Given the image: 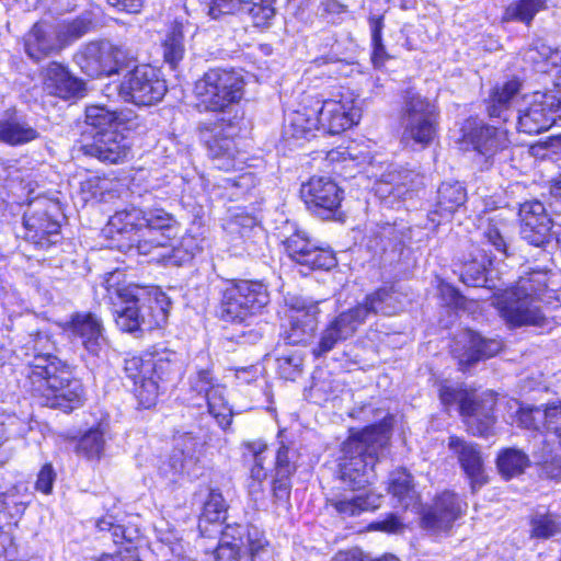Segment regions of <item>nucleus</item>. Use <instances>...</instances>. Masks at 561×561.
I'll return each mask as SVG.
<instances>
[{"label":"nucleus","mask_w":561,"mask_h":561,"mask_svg":"<svg viewBox=\"0 0 561 561\" xmlns=\"http://www.w3.org/2000/svg\"><path fill=\"white\" fill-rule=\"evenodd\" d=\"M295 455L294 450L282 444L275 454V474H278V477H291L296 471Z\"/></svg>","instance_id":"nucleus-55"},{"label":"nucleus","mask_w":561,"mask_h":561,"mask_svg":"<svg viewBox=\"0 0 561 561\" xmlns=\"http://www.w3.org/2000/svg\"><path fill=\"white\" fill-rule=\"evenodd\" d=\"M327 165L331 168V172L343 179L354 178L358 163L352 157L347 148H334L325 154Z\"/></svg>","instance_id":"nucleus-41"},{"label":"nucleus","mask_w":561,"mask_h":561,"mask_svg":"<svg viewBox=\"0 0 561 561\" xmlns=\"http://www.w3.org/2000/svg\"><path fill=\"white\" fill-rule=\"evenodd\" d=\"M496 466L500 473L505 479L522 474L529 466L528 456L520 449L506 448L503 449L496 459Z\"/></svg>","instance_id":"nucleus-40"},{"label":"nucleus","mask_w":561,"mask_h":561,"mask_svg":"<svg viewBox=\"0 0 561 561\" xmlns=\"http://www.w3.org/2000/svg\"><path fill=\"white\" fill-rule=\"evenodd\" d=\"M506 220L499 215L488 218V227L483 232L484 239L500 253L508 255V245L502 234Z\"/></svg>","instance_id":"nucleus-51"},{"label":"nucleus","mask_w":561,"mask_h":561,"mask_svg":"<svg viewBox=\"0 0 561 561\" xmlns=\"http://www.w3.org/2000/svg\"><path fill=\"white\" fill-rule=\"evenodd\" d=\"M168 92L162 71L149 64H141L128 70L119 85L118 94L137 106H152L160 103Z\"/></svg>","instance_id":"nucleus-13"},{"label":"nucleus","mask_w":561,"mask_h":561,"mask_svg":"<svg viewBox=\"0 0 561 561\" xmlns=\"http://www.w3.org/2000/svg\"><path fill=\"white\" fill-rule=\"evenodd\" d=\"M121 113L110 111L103 105H89L85 108V124L92 126L98 131L111 130V127L123 125Z\"/></svg>","instance_id":"nucleus-43"},{"label":"nucleus","mask_w":561,"mask_h":561,"mask_svg":"<svg viewBox=\"0 0 561 561\" xmlns=\"http://www.w3.org/2000/svg\"><path fill=\"white\" fill-rule=\"evenodd\" d=\"M270 302L267 285L257 279H225L219 290L215 317L230 324H244Z\"/></svg>","instance_id":"nucleus-7"},{"label":"nucleus","mask_w":561,"mask_h":561,"mask_svg":"<svg viewBox=\"0 0 561 561\" xmlns=\"http://www.w3.org/2000/svg\"><path fill=\"white\" fill-rule=\"evenodd\" d=\"M273 2V0H262L251 4L249 15L255 27H267L271 24L275 15Z\"/></svg>","instance_id":"nucleus-53"},{"label":"nucleus","mask_w":561,"mask_h":561,"mask_svg":"<svg viewBox=\"0 0 561 561\" xmlns=\"http://www.w3.org/2000/svg\"><path fill=\"white\" fill-rule=\"evenodd\" d=\"M163 61L175 70L185 56L184 31L181 22H173L161 41Z\"/></svg>","instance_id":"nucleus-31"},{"label":"nucleus","mask_w":561,"mask_h":561,"mask_svg":"<svg viewBox=\"0 0 561 561\" xmlns=\"http://www.w3.org/2000/svg\"><path fill=\"white\" fill-rule=\"evenodd\" d=\"M202 252L193 236L183 237L180 242L172 249V257L179 263L192 261L197 253Z\"/></svg>","instance_id":"nucleus-56"},{"label":"nucleus","mask_w":561,"mask_h":561,"mask_svg":"<svg viewBox=\"0 0 561 561\" xmlns=\"http://www.w3.org/2000/svg\"><path fill=\"white\" fill-rule=\"evenodd\" d=\"M232 126V121L224 117L199 127L209 158L218 170L225 172L241 171L245 167V159L232 137L221 133L226 127Z\"/></svg>","instance_id":"nucleus-16"},{"label":"nucleus","mask_w":561,"mask_h":561,"mask_svg":"<svg viewBox=\"0 0 561 561\" xmlns=\"http://www.w3.org/2000/svg\"><path fill=\"white\" fill-rule=\"evenodd\" d=\"M437 290L438 298L445 307L453 310L466 308V298L456 286L440 280L437 285Z\"/></svg>","instance_id":"nucleus-54"},{"label":"nucleus","mask_w":561,"mask_h":561,"mask_svg":"<svg viewBox=\"0 0 561 561\" xmlns=\"http://www.w3.org/2000/svg\"><path fill=\"white\" fill-rule=\"evenodd\" d=\"M175 439V448L174 449H184V457L190 461L195 463L196 461V449L199 445L197 438L193 436L191 433H183L178 436H174Z\"/></svg>","instance_id":"nucleus-63"},{"label":"nucleus","mask_w":561,"mask_h":561,"mask_svg":"<svg viewBox=\"0 0 561 561\" xmlns=\"http://www.w3.org/2000/svg\"><path fill=\"white\" fill-rule=\"evenodd\" d=\"M522 82L517 77H513L503 83L494 84L488 98L483 101L484 110L489 118H503L504 114L511 108L512 101L519 93Z\"/></svg>","instance_id":"nucleus-27"},{"label":"nucleus","mask_w":561,"mask_h":561,"mask_svg":"<svg viewBox=\"0 0 561 561\" xmlns=\"http://www.w3.org/2000/svg\"><path fill=\"white\" fill-rule=\"evenodd\" d=\"M320 310L317 304L291 301L280 313V340L286 346H306L314 337Z\"/></svg>","instance_id":"nucleus-17"},{"label":"nucleus","mask_w":561,"mask_h":561,"mask_svg":"<svg viewBox=\"0 0 561 561\" xmlns=\"http://www.w3.org/2000/svg\"><path fill=\"white\" fill-rule=\"evenodd\" d=\"M43 89L53 96L61 100H70L82 96L85 83L75 77L69 67L59 61H49L41 71Z\"/></svg>","instance_id":"nucleus-22"},{"label":"nucleus","mask_w":561,"mask_h":561,"mask_svg":"<svg viewBox=\"0 0 561 561\" xmlns=\"http://www.w3.org/2000/svg\"><path fill=\"white\" fill-rule=\"evenodd\" d=\"M368 23L370 26V62L375 69L385 68L387 61H389L392 57L388 53L385 44L382 31L385 27V18L382 14L380 15H370L368 18Z\"/></svg>","instance_id":"nucleus-36"},{"label":"nucleus","mask_w":561,"mask_h":561,"mask_svg":"<svg viewBox=\"0 0 561 561\" xmlns=\"http://www.w3.org/2000/svg\"><path fill=\"white\" fill-rule=\"evenodd\" d=\"M460 280L468 286H479L486 280L485 267L476 262L466 264L460 274Z\"/></svg>","instance_id":"nucleus-60"},{"label":"nucleus","mask_w":561,"mask_h":561,"mask_svg":"<svg viewBox=\"0 0 561 561\" xmlns=\"http://www.w3.org/2000/svg\"><path fill=\"white\" fill-rule=\"evenodd\" d=\"M336 264L337 260L333 250L313 243L300 265L309 271H329Z\"/></svg>","instance_id":"nucleus-47"},{"label":"nucleus","mask_w":561,"mask_h":561,"mask_svg":"<svg viewBox=\"0 0 561 561\" xmlns=\"http://www.w3.org/2000/svg\"><path fill=\"white\" fill-rule=\"evenodd\" d=\"M37 138L39 133L28 124L20 122L15 110L7 112V116L0 119V142L18 147Z\"/></svg>","instance_id":"nucleus-30"},{"label":"nucleus","mask_w":561,"mask_h":561,"mask_svg":"<svg viewBox=\"0 0 561 561\" xmlns=\"http://www.w3.org/2000/svg\"><path fill=\"white\" fill-rule=\"evenodd\" d=\"M244 549L251 561H275L273 550L256 527L245 526Z\"/></svg>","instance_id":"nucleus-42"},{"label":"nucleus","mask_w":561,"mask_h":561,"mask_svg":"<svg viewBox=\"0 0 561 561\" xmlns=\"http://www.w3.org/2000/svg\"><path fill=\"white\" fill-rule=\"evenodd\" d=\"M247 449L250 453L253 466L250 471L249 492L255 495L263 490V482L267 478V471L264 467L266 459L267 445L262 442H252L247 444Z\"/></svg>","instance_id":"nucleus-37"},{"label":"nucleus","mask_w":561,"mask_h":561,"mask_svg":"<svg viewBox=\"0 0 561 561\" xmlns=\"http://www.w3.org/2000/svg\"><path fill=\"white\" fill-rule=\"evenodd\" d=\"M553 125L550 110L542 104H530L518 116V130L527 135H538L548 130Z\"/></svg>","instance_id":"nucleus-32"},{"label":"nucleus","mask_w":561,"mask_h":561,"mask_svg":"<svg viewBox=\"0 0 561 561\" xmlns=\"http://www.w3.org/2000/svg\"><path fill=\"white\" fill-rule=\"evenodd\" d=\"M245 80L233 68L213 67L194 83L195 108L199 113H226L244 96Z\"/></svg>","instance_id":"nucleus-8"},{"label":"nucleus","mask_w":561,"mask_h":561,"mask_svg":"<svg viewBox=\"0 0 561 561\" xmlns=\"http://www.w3.org/2000/svg\"><path fill=\"white\" fill-rule=\"evenodd\" d=\"M547 8V0H514L504 9L501 22H520L530 26L535 16Z\"/></svg>","instance_id":"nucleus-33"},{"label":"nucleus","mask_w":561,"mask_h":561,"mask_svg":"<svg viewBox=\"0 0 561 561\" xmlns=\"http://www.w3.org/2000/svg\"><path fill=\"white\" fill-rule=\"evenodd\" d=\"M33 396L38 404L65 412L72 411L83 401V386L72 378L70 366L53 353H34L28 360Z\"/></svg>","instance_id":"nucleus-4"},{"label":"nucleus","mask_w":561,"mask_h":561,"mask_svg":"<svg viewBox=\"0 0 561 561\" xmlns=\"http://www.w3.org/2000/svg\"><path fill=\"white\" fill-rule=\"evenodd\" d=\"M313 243L308 237L298 231L291 233L283 242L287 256L298 265L308 255Z\"/></svg>","instance_id":"nucleus-50"},{"label":"nucleus","mask_w":561,"mask_h":561,"mask_svg":"<svg viewBox=\"0 0 561 561\" xmlns=\"http://www.w3.org/2000/svg\"><path fill=\"white\" fill-rule=\"evenodd\" d=\"M299 196L306 208L323 220L344 219V188L331 176L311 175L300 185Z\"/></svg>","instance_id":"nucleus-14"},{"label":"nucleus","mask_w":561,"mask_h":561,"mask_svg":"<svg viewBox=\"0 0 561 561\" xmlns=\"http://www.w3.org/2000/svg\"><path fill=\"white\" fill-rule=\"evenodd\" d=\"M278 362L280 376L288 380H295L301 371L304 359L301 353H283Z\"/></svg>","instance_id":"nucleus-59"},{"label":"nucleus","mask_w":561,"mask_h":561,"mask_svg":"<svg viewBox=\"0 0 561 561\" xmlns=\"http://www.w3.org/2000/svg\"><path fill=\"white\" fill-rule=\"evenodd\" d=\"M337 388L334 381H317L310 388V398L317 404L334 401L339 398Z\"/></svg>","instance_id":"nucleus-58"},{"label":"nucleus","mask_w":561,"mask_h":561,"mask_svg":"<svg viewBox=\"0 0 561 561\" xmlns=\"http://www.w3.org/2000/svg\"><path fill=\"white\" fill-rule=\"evenodd\" d=\"M561 533V515L547 512L535 513L531 517V536L547 539Z\"/></svg>","instance_id":"nucleus-46"},{"label":"nucleus","mask_w":561,"mask_h":561,"mask_svg":"<svg viewBox=\"0 0 561 561\" xmlns=\"http://www.w3.org/2000/svg\"><path fill=\"white\" fill-rule=\"evenodd\" d=\"M551 271L531 268L497 296L496 307L512 327L540 325L545 317L536 302L552 297L549 288Z\"/></svg>","instance_id":"nucleus-5"},{"label":"nucleus","mask_w":561,"mask_h":561,"mask_svg":"<svg viewBox=\"0 0 561 561\" xmlns=\"http://www.w3.org/2000/svg\"><path fill=\"white\" fill-rule=\"evenodd\" d=\"M221 534L231 540L221 543L216 549V561H239L241 550L244 549L245 526H227Z\"/></svg>","instance_id":"nucleus-38"},{"label":"nucleus","mask_w":561,"mask_h":561,"mask_svg":"<svg viewBox=\"0 0 561 561\" xmlns=\"http://www.w3.org/2000/svg\"><path fill=\"white\" fill-rule=\"evenodd\" d=\"M194 465L184 457V449H173L169 459L159 466V473L171 482H175L178 478L188 471Z\"/></svg>","instance_id":"nucleus-49"},{"label":"nucleus","mask_w":561,"mask_h":561,"mask_svg":"<svg viewBox=\"0 0 561 561\" xmlns=\"http://www.w3.org/2000/svg\"><path fill=\"white\" fill-rule=\"evenodd\" d=\"M106 433L102 426L91 428L81 436L77 444V453L88 460H100L105 453Z\"/></svg>","instance_id":"nucleus-39"},{"label":"nucleus","mask_w":561,"mask_h":561,"mask_svg":"<svg viewBox=\"0 0 561 561\" xmlns=\"http://www.w3.org/2000/svg\"><path fill=\"white\" fill-rule=\"evenodd\" d=\"M203 399L207 403L208 412L213 415L220 426H226L230 423L231 410L225 399V388L216 383Z\"/></svg>","instance_id":"nucleus-45"},{"label":"nucleus","mask_w":561,"mask_h":561,"mask_svg":"<svg viewBox=\"0 0 561 561\" xmlns=\"http://www.w3.org/2000/svg\"><path fill=\"white\" fill-rule=\"evenodd\" d=\"M518 423L526 427L538 430L546 427V407L520 408L518 410Z\"/></svg>","instance_id":"nucleus-57"},{"label":"nucleus","mask_w":561,"mask_h":561,"mask_svg":"<svg viewBox=\"0 0 561 561\" xmlns=\"http://www.w3.org/2000/svg\"><path fill=\"white\" fill-rule=\"evenodd\" d=\"M59 341L70 347L85 351H102L108 341L101 316L92 311H76L69 319L58 324Z\"/></svg>","instance_id":"nucleus-15"},{"label":"nucleus","mask_w":561,"mask_h":561,"mask_svg":"<svg viewBox=\"0 0 561 561\" xmlns=\"http://www.w3.org/2000/svg\"><path fill=\"white\" fill-rule=\"evenodd\" d=\"M226 513L227 504L222 494L216 490H210L198 520V529L201 534L203 536L208 534V525H213L218 528L216 533H222L220 529V523L225 519Z\"/></svg>","instance_id":"nucleus-34"},{"label":"nucleus","mask_w":561,"mask_h":561,"mask_svg":"<svg viewBox=\"0 0 561 561\" xmlns=\"http://www.w3.org/2000/svg\"><path fill=\"white\" fill-rule=\"evenodd\" d=\"M448 447L457 456L463 472L469 479L471 491L476 493L488 482L479 447L457 436L449 437Z\"/></svg>","instance_id":"nucleus-24"},{"label":"nucleus","mask_w":561,"mask_h":561,"mask_svg":"<svg viewBox=\"0 0 561 561\" xmlns=\"http://www.w3.org/2000/svg\"><path fill=\"white\" fill-rule=\"evenodd\" d=\"M25 240L38 250H48L61 241V224L58 206L51 202H38L23 217Z\"/></svg>","instance_id":"nucleus-18"},{"label":"nucleus","mask_w":561,"mask_h":561,"mask_svg":"<svg viewBox=\"0 0 561 561\" xmlns=\"http://www.w3.org/2000/svg\"><path fill=\"white\" fill-rule=\"evenodd\" d=\"M245 1L247 0H203V2L208 5V14L213 19L233 13L238 4Z\"/></svg>","instance_id":"nucleus-61"},{"label":"nucleus","mask_w":561,"mask_h":561,"mask_svg":"<svg viewBox=\"0 0 561 561\" xmlns=\"http://www.w3.org/2000/svg\"><path fill=\"white\" fill-rule=\"evenodd\" d=\"M94 23L91 19L77 16L64 23L62 28L57 34V38L65 47L92 31Z\"/></svg>","instance_id":"nucleus-48"},{"label":"nucleus","mask_w":561,"mask_h":561,"mask_svg":"<svg viewBox=\"0 0 561 561\" xmlns=\"http://www.w3.org/2000/svg\"><path fill=\"white\" fill-rule=\"evenodd\" d=\"M467 202V191L459 182L442 183L437 190L434 208L428 213V219L436 226L449 220Z\"/></svg>","instance_id":"nucleus-26"},{"label":"nucleus","mask_w":561,"mask_h":561,"mask_svg":"<svg viewBox=\"0 0 561 561\" xmlns=\"http://www.w3.org/2000/svg\"><path fill=\"white\" fill-rule=\"evenodd\" d=\"M400 116L405 121L400 141L404 147L424 150L438 137L439 107L412 85L400 92Z\"/></svg>","instance_id":"nucleus-6"},{"label":"nucleus","mask_w":561,"mask_h":561,"mask_svg":"<svg viewBox=\"0 0 561 561\" xmlns=\"http://www.w3.org/2000/svg\"><path fill=\"white\" fill-rule=\"evenodd\" d=\"M175 224L174 217L164 209L133 206L115 211L107 229L114 248L124 253L147 255L169 244L163 236Z\"/></svg>","instance_id":"nucleus-3"},{"label":"nucleus","mask_w":561,"mask_h":561,"mask_svg":"<svg viewBox=\"0 0 561 561\" xmlns=\"http://www.w3.org/2000/svg\"><path fill=\"white\" fill-rule=\"evenodd\" d=\"M125 359V371L134 381L135 396L145 409L153 407L159 396V385L153 353H129Z\"/></svg>","instance_id":"nucleus-19"},{"label":"nucleus","mask_w":561,"mask_h":561,"mask_svg":"<svg viewBox=\"0 0 561 561\" xmlns=\"http://www.w3.org/2000/svg\"><path fill=\"white\" fill-rule=\"evenodd\" d=\"M458 144L465 151L473 152L486 167H492L497 156L512 148L511 133L507 128L492 125L474 116L463 122Z\"/></svg>","instance_id":"nucleus-11"},{"label":"nucleus","mask_w":561,"mask_h":561,"mask_svg":"<svg viewBox=\"0 0 561 561\" xmlns=\"http://www.w3.org/2000/svg\"><path fill=\"white\" fill-rule=\"evenodd\" d=\"M216 382L211 376V371L206 369H199L195 377L191 378V389L202 397L205 396Z\"/></svg>","instance_id":"nucleus-64"},{"label":"nucleus","mask_w":561,"mask_h":561,"mask_svg":"<svg viewBox=\"0 0 561 561\" xmlns=\"http://www.w3.org/2000/svg\"><path fill=\"white\" fill-rule=\"evenodd\" d=\"M546 428L553 433L561 443V401L546 405Z\"/></svg>","instance_id":"nucleus-62"},{"label":"nucleus","mask_w":561,"mask_h":561,"mask_svg":"<svg viewBox=\"0 0 561 561\" xmlns=\"http://www.w3.org/2000/svg\"><path fill=\"white\" fill-rule=\"evenodd\" d=\"M467 507L468 504L458 494L444 491L423 513L422 524L425 528L434 531L448 530L467 511Z\"/></svg>","instance_id":"nucleus-23"},{"label":"nucleus","mask_w":561,"mask_h":561,"mask_svg":"<svg viewBox=\"0 0 561 561\" xmlns=\"http://www.w3.org/2000/svg\"><path fill=\"white\" fill-rule=\"evenodd\" d=\"M517 215L519 233L525 241L538 248L550 242L553 219L542 202L531 199L522 203Z\"/></svg>","instance_id":"nucleus-20"},{"label":"nucleus","mask_w":561,"mask_h":561,"mask_svg":"<svg viewBox=\"0 0 561 561\" xmlns=\"http://www.w3.org/2000/svg\"><path fill=\"white\" fill-rule=\"evenodd\" d=\"M24 50L26 55L34 61L39 62L53 54L59 53L64 45L55 44L45 28V22H35L24 36Z\"/></svg>","instance_id":"nucleus-28"},{"label":"nucleus","mask_w":561,"mask_h":561,"mask_svg":"<svg viewBox=\"0 0 561 561\" xmlns=\"http://www.w3.org/2000/svg\"><path fill=\"white\" fill-rule=\"evenodd\" d=\"M439 398L445 407L456 403L459 405L460 414L467 419L468 428L473 435L491 434L495 423L493 411L496 400L493 393L477 396L462 385H451L446 381L439 388Z\"/></svg>","instance_id":"nucleus-10"},{"label":"nucleus","mask_w":561,"mask_h":561,"mask_svg":"<svg viewBox=\"0 0 561 561\" xmlns=\"http://www.w3.org/2000/svg\"><path fill=\"white\" fill-rule=\"evenodd\" d=\"M389 492L404 508L414 506L419 500L417 492L413 484V478L405 469L396 470L391 473Z\"/></svg>","instance_id":"nucleus-35"},{"label":"nucleus","mask_w":561,"mask_h":561,"mask_svg":"<svg viewBox=\"0 0 561 561\" xmlns=\"http://www.w3.org/2000/svg\"><path fill=\"white\" fill-rule=\"evenodd\" d=\"M226 229L243 243L252 242V239L262 231L260 220L253 207H233L226 222Z\"/></svg>","instance_id":"nucleus-29"},{"label":"nucleus","mask_w":561,"mask_h":561,"mask_svg":"<svg viewBox=\"0 0 561 561\" xmlns=\"http://www.w3.org/2000/svg\"><path fill=\"white\" fill-rule=\"evenodd\" d=\"M358 317V311L352 308L340 312L322 331L318 351H331L337 343L352 337L363 324Z\"/></svg>","instance_id":"nucleus-25"},{"label":"nucleus","mask_w":561,"mask_h":561,"mask_svg":"<svg viewBox=\"0 0 561 561\" xmlns=\"http://www.w3.org/2000/svg\"><path fill=\"white\" fill-rule=\"evenodd\" d=\"M111 302L115 323L123 332H136L141 324L152 329L167 321L168 304L163 294L161 297H136L124 288L117 291V297H111Z\"/></svg>","instance_id":"nucleus-9"},{"label":"nucleus","mask_w":561,"mask_h":561,"mask_svg":"<svg viewBox=\"0 0 561 561\" xmlns=\"http://www.w3.org/2000/svg\"><path fill=\"white\" fill-rule=\"evenodd\" d=\"M396 289L392 284L383 285L371 293L367 294L363 301L352 307L353 311H358L359 319L363 323L371 313L377 312V308L385 304L394 294Z\"/></svg>","instance_id":"nucleus-44"},{"label":"nucleus","mask_w":561,"mask_h":561,"mask_svg":"<svg viewBox=\"0 0 561 561\" xmlns=\"http://www.w3.org/2000/svg\"><path fill=\"white\" fill-rule=\"evenodd\" d=\"M388 443L389 433L381 426L367 427L344 443L339 472L352 493L334 494L328 499V503L340 515L356 516L380 506V494L373 491L355 492L373 483L376 478L375 466Z\"/></svg>","instance_id":"nucleus-1"},{"label":"nucleus","mask_w":561,"mask_h":561,"mask_svg":"<svg viewBox=\"0 0 561 561\" xmlns=\"http://www.w3.org/2000/svg\"><path fill=\"white\" fill-rule=\"evenodd\" d=\"M133 51L118 44L99 41L90 42L77 55V65L91 79L117 75L136 61Z\"/></svg>","instance_id":"nucleus-12"},{"label":"nucleus","mask_w":561,"mask_h":561,"mask_svg":"<svg viewBox=\"0 0 561 561\" xmlns=\"http://www.w3.org/2000/svg\"><path fill=\"white\" fill-rule=\"evenodd\" d=\"M79 150L103 163L119 164L128 159L131 146L124 134L112 129L96 131L91 141L81 142Z\"/></svg>","instance_id":"nucleus-21"},{"label":"nucleus","mask_w":561,"mask_h":561,"mask_svg":"<svg viewBox=\"0 0 561 561\" xmlns=\"http://www.w3.org/2000/svg\"><path fill=\"white\" fill-rule=\"evenodd\" d=\"M360 115L354 100L324 98L314 90L304 91L297 108L284 124V135L296 141H310L321 131L336 136L359 123Z\"/></svg>","instance_id":"nucleus-2"},{"label":"nucleus","mask_w":561,"mask_h":561,"mask_svg":"<svg viewBox=\"0 0 561 561\" xmlns=\"http://www.w3.org/2000/svg\"><path fill=\"white\" fill-rule=\"evenodd\" d=\"M108 179L105 174H93L80 182V194L84 201L102 198L107 192Z\"/></svg>","instance_id":"nucleus-52"}]
</instances>
